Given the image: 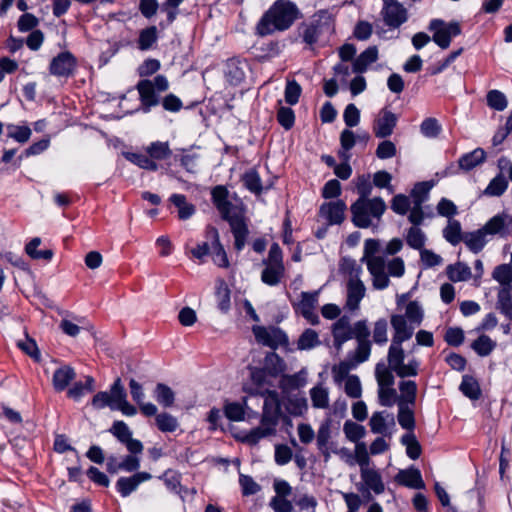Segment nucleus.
<instances>
[{"mask_svg": "<svg viewBox=\"0 0 512 512\" xmlns=\"http://www.w3.org/2000/svg\"><path fill=\"white\" fill-rule=\"evenodd\" d=\"M7 130V136L21 144L26 143L32 134V131L28 126L9 124L7 125Z\"/></svg>", "mask_w": 512, "mask_h": 512, "instance_id": "e2e57ef3", "label": "nucleus"}, {"mask_svg": "<svg viewBox=\"0 0 512 512\" xmlns=\"http://www.w3.org/2000/svg\"><path fill=\"white\" fill-rule=\"evenodd\" d=\"M461 393L470 400H478L482 395L480 384L477 379L471 375H463L459 386Z\"/></svg>", "mask_w": 512, "mask_h": 512, "instance_id": "c756f323", "label": "nucleus"}, {"mask_svg": "<svg viewBox=\"0 0 512 512\" xmlns=\"http://www.w3.org/2000/svg\"><path fill=\"white\" fill-rule=\"evenodd\" d=\"M275 431L274 426L261 424V426L251 429L248 433L235 435V438L242 443L256 445L261 439L274 434Z\"/></svg>", "mask_w": 512, "mask_h": 512, "instance_id": "bb28decb", "label": "nucleus"}, {"mask_svg": "<svg viewBox=\"0 0 512 512\" xmlns=\"http://www.w3.org/2000/svg\"><path fill=\"white\" fill-rule=\"evenodd\" d=\"M242 181L246 189L250 192L259 195L263 191V186L261 182V178L258 172L254 169H250L245 172L242 176Z\"/></svg>", "mask_w": 512, "mask_h": 512, "instance_id": "8fccbe9b", "label": "nucleus"}, {"mask_svg": "<svg viewBox=\"0 0 512 512\" xmlns=\"http://www.w3.org/2000/svg\"><path fill=\"white\" fill-rule=\"evenodd\" d=\"M170 201L178 208V217L181 220H187L195 213L194 205L187 203L183 194H172Z\"/></svg>", "mask_w": 512, "mask_h": 512, "instance_id": "79ce46f5", "label": "nucleus"}, {"mask_svg": "<svg viewBox=\"0 0 512 512\" xmlns=\"http://www.w3.org/2000/svg\"><path fill=\"white\" fill-rule=\"evenodd\" d=\"M361 478L364 483L376 494L384 492V483L381 475L373 469L363 468L361 472Z\"/></svg>", "mask_w": 512, "mask_h": 512, "instance_id": "473e14b6", "label": "nucleus"}, {"mask_svg": "<svg viewBox=\"0 0 512 512\" xmlns=\"http://www.w3.org/2000/svg\"><path fill=\"white\" fill-rule=\"evenodd\" d=\"M441 131V124L433 117L424 119L420 125V132L426 138H437Z\"/></svg>", "mask_w": 512, "mask_h": 512, "instance_id": "bf43d9fd", "label": "nucleus"}, {"mask_svg": "<svg viewBox=\"0 0 512 512\" xmlns=\"http://www.w3.org/2000/svg\"><path fill=\"white\" fill-rule=\"evenodd\" d=\"M76 377V372L73 367L69 365H63L54 371L52 377V385L55 391H64L71 381Z\"/></svg>", "mask_w": 512, "mask_h": 512, "instance_id": "a878e982", "label": "nucleus"}, {"mask_svg": "<svg viewBox=\"0 0 512 512\" xmlns=\"http://www.w3.org/2000/svg\"><path fill=\"white\" fill-rule=\"evenodd\" d=\"M300 35L302 36L303 42L308 45H313L318 41V37L320 35L319 26L311 23V24H301Z\"/></svg>", "mask_w": 512, "mask_h": 512, "instance_id": "774afa93", "label": "nucleus"}, {"mask_svg": "<svg viewBox=\"0 0 512 512\" xmlns=\"http://www.w3.org/2000/svg\"><path fill=\"white\" fill-rule=\"evenodd\" d=\"M155 400L163 407L168 408L174 405L175 393L164 383H157L153 391Z\"/></svg>", "mask_w": 512, "mask_h": 512, "instance_id": "72a5a7b5", "label": "nucleus"}, {"mask_svg": "<svg viewBox=\"0 0 512 512\" xmlns=\"http://www.w3.org/2000/svg\"><path fill=\"white\" fill-rule=\"evenodd\" d=\"M155 421L157 428L161 432H174L178 427V421L176 417L167 412L156 415Z\"/></svg>", "mask_w": 512, "mask_h": 512, "instance_id": "680f3d73", "label": "nucleus"}, {"mask_svg": "<svg viewBox=\"0 0 512 512\" xmlns=\"http://www.w3.org/2000/svg\"><path fill=\"white\" fill-rule=\"evenodd\" d=\"M391 325L394 330L392 341L397 344H402L403 342L409 340L414 333V327L412 326V324L410 326L407 324V320L403 315H392Z\"/></svg>", "mask_w": 512, "mask_h": 512, "instance_id": "6ab92c4d", "label": "nucleus"}, {"mask_svg": "<svg viewBox=\"0 0 512 512\" xmlns=\"http://www.w3.org/2000/svg\"><path fill=\"white\" fill-rule=\"evenodd\" d=\"M109 432L122 444L132 437V431L122 420L114 421L109 429Z\"/></svg>", "mask_w": 512, "mask_h": 512, "instance_id": "69168bd1", "label": "nucleus"}, {"mask_svg": "<svg viewBox=\"0 0 512 512\" xmlns=\"http://www.w3.org/2000/svg\"><path fill=\"white\" fill-rule=\"evenodd\" d=\"M343 432L349 441L355 443H358L366 434L365 427L353 422L352 420H347L344 423Z\"/></svg>", "mask_w": 512, "mask_h": 512, "instance_id": "4d7b16f0", "label": "nucleus"}, {"mask_svg": "<svg viewBox=\"0 0 512 512\" xmlns=\"http://www.w3.org/2000/svg\"><path fill=\"white\" fill-rule=\"evenodd\" d=\"M230 289L227 284L221 280L216 289V297L218 301V308L221 312L226 313L230 309Z\"/></svg>", "mask_w": 512, "mask_h": 512, "instance_id": "0e129e2a", "label": "nucleus"}, {"mask_svg": "<svg viewBox=\"0 0 512 512\" xmlns=\"http://www.w3.org/2000/svg\"><path fill=\"white\" fill-rule=\"evenodd\" d=\"M252 332L259 344L267 346L271 349H276L279 345L288 344L286 333L278 327H264L255 325L252 327Z\"/></svg>", "mask_w": 512, "mask_h": 512, "instance_id": "39448f33", "label": "nucleus"}, {"mask_svg": "<svg viewBox=\"0 0 512 512\" xmlns=\"http://www.w3.org/2000/svg\"><path fill=\"white\" fill-rule=\"evenodd\" d=\"M113 391L117 398L115 410L121 411L126 416L136 415L137 409L127 401V392L122 384L121 378L118 377L114 380Z\"/></svg>", "mask_w": 512, "mask_h": 512, "instance_id": "5701e85b", "label": "nucleus"}, {"mask_svg": "<svg viewBox=\"0 0 512 512\" xmlns=\"http://www.w3.org/2000/svg\"><path fill=\"white\" fill-rule=\"evenodd\" d=\"M318 294V291L302 292L301 300L293 304L295 313L303 316L312 325L319 323V316L315 312Z\"/></svg>", "mask_w": 512, "mask_h": 512, "instance_id": "0eeeda50", "label": "nucleus"}, {"mask_svg": "<svg viewBox=\"0 0 512 512\" xmlns=\"http://www.w3.org/2000/svg\"><path fill=\"white\" fill-rule=\"evenodd\" d=\"M382 15L385 24L391 28H398L407 21V10L397 1H385Z\"/></svg>", "mask_w": 512, "mask_h": 512, "instance_id": "f8f14e48", "label": "nucleus"}, {"mask_svg": "<svg viewBox=\"0 0 512 512\" xmlns=\"http://www.w3.org/2000/svg\"><path fill=\"white\" fill-rule=\"evenodd\" d=\"M252 395H254V393H252ZM255 395L264 398L261 424L276 427L279 419H281L284 430L288 432V415L284 414L281 410V401L278 392L269 389L261 391L256 390Z\"/></svg>", "mask_w": 512, "mask_h": 512, "instance_id": "7ed1b4c3", "label": "nucleus"}, {"mask_svg": "<svg viewBox=\"0 0 512 512\" xmlns=\"http://www.w3.org/2000/svg\"><path fill=\"white\" fill-rule=\"evenodd\" d=\"M496 346L497 343L486 334L480 335L471 344V348L480 357H486L490 355Z\"/></svg>", "mask_w": 512, "mask_h": 512, "instance_id": "4c0bfd02", "label": "nucleus"}, {"mask_svg": "<svg viewBox=\"0 0 512 512\" xmlns=\"http://www.w3.org/2000/svg\"><path fill=\"white\" fill-rule=\"evenodd\" d=\"M312 406L317 409H325L329 406L328 389L321 384L316 385L310 390Z\"/></svg>", "mask_w": 512, "mask_h": 512, "instance_id": "49530a36", "label": "nucleus"}, {"mask_svg": "<svg viewBox=\"0 0 512 512\" xmlns=\"http://www.w3.org/2000/svg\"><path fill=\"white\" fill-rule=\"evenodd\" d=\"M77 67V59L70 51L60 52L49 64V72L57 77L68 78Z\"/></svg>", "mask_w": 512, "mask_h": 512, "instance_id": "423d86ee", "label": "nucleus"}, {"mask_svg": "<svg viewBox=\"0 0 512 512\" xmlns=\"http://www.w3.org/2000/svg\"><path fill=\"white\" fill-rule=\"evenodd\" d=\"M507 188L508 180L502 173H499L491 179L483 194L490 197H499L504 194Z\"/></svg>", "mask_w": 512, "mask_h": 512, "instance_id": "58836bf2", "label": "nucleus"}, {"mask_svg": "<svg viewBox=\"0 0 512 512\" xmlns=\"http://www.w3.org/2000/svg\"><path fill=\"white\" fill-rule=\"evenodd\" d=\"M331 425L332 420L330 418L325 419L320 424L316 435L317 448L323 455L325 462L330 459L331 453L338 452L336 443L331 441Z\"/></svg>", "mask_w": 512, "mask_h": 512, "instance_id": "6e6552de", "label": "nucleus"}, {"mask_svg": "<svg viewBox=\"0 0 512 512\" xmlns=\"http://www.w3.org/2000/svg\"><path fill=\"white\" fill-rule=\"evenodd\" d=\"M390 367L380 362L375 367V377L379 387H392L394 385V376Z\"/></svg>", "mask_w": 512, "mask_h": 512, "instance_id": "864d4df0", "label": "nucleus"}, {"mask_svg": "<svg viewBox=\"0 0 512 512\" xmlns=\"http://www.w3.org/2000/svg\"><path fill=\"white\" fill-rule=\"evenodd\" d=\"M397 420L399 425L408 431L413 433L415 429V417L413 410L403 401L398 402V415Z\"/></svg>", "mask_w": 512, "mask_h": 512, "instance_id": "7c9ffc66", "label": "nucleus"}, {"mask_svg": "<svg viewBox=\"0 0 512 512\" xmlns=\"http://www.w3.org/2000/svg\"><path fill=\"white\" fill-rule=\"evenodd\" d=\"M218 211L222 219L229 223L231 230L248 226L245 219V211L242 207L229 202L228 206H224Z\"/></svg>", "mask_w": 512, "mask_h": 512, "instance_id": "a211bd4d", "label": "nucleus"}, {"mask_svg": "<svg viewBox=\"0 0 512 512\" xmlns=\"http://www.w3.org/2000/svg\"><path fill=\"white\" fill-rule=\"evenodd\" d=\"M365 295V286L359 278L351 277L347 282L346 306L350 310L358 309Z\"/></svg>", "mask_w": 512, "mask_h": 512, "instance_id": "aec40b11", "label": "nucleus"}, {"mask_svg": "<svg viewBox=\"0 0 512 512\" xmlns=\"http://www.w3.org/2000/svg\"><path fill=\"white\" fill-rule=\"evenodd\" d=\"M285 363L275 352H270L264 359V367L269 373V376H277L284 370Z\"/></svg>", "mask_w": 512, "mask_h": 512, "instance_id": "6e6d98bb", "label": "nucleus"}, {"mask_svg": "<svg viewBox=\"0 0 512 512\" xmlns=\"http://www.w3.org/2000/svg\"><path fill=\"white\" fill-rule=\"evenodd\" d=\"M492 277L501 284L500 289L508 288L512 292V267L508 264H501L494 268Z\"/></svg>", "mask_w": 512, "mask_h": 512, "instance_id": "37998d69", "label": "nucleus"}, {"mask_svg": "<svg viewBox=\"0 0 512 512\" xmlns=\"http://www.w3.org/2000/svg\"><path fill=\"white\" fill-rule=\"evenodd\" d=\"M276 495L270 501V507L275 512H288V482L285 480H274Z\"/></svg>", "mask_w": 512, "mask_h": 512, "instance_id": "412c9836", "label": "nucleus"}, {"mask_svg": "<svg viewBox=\"0 0 512 512\" xmlns=\"http://www.w3.org/2000/svg\"><path fill=\"white\" fill-rule=\"evenodd\" d=\"M405 319L410 324L420 325L423 320V310L417 301H410L405 310Z\"/></svg>", "mask_w": 512, "mask_h": 512, "instance_id": "338daca9", "label": "nucleus"}, {"mask_svg": "<svg viewBox=\"0 0 512 512\" xmlns=\"http://www.w3.org/2000/svg\"><path fill=\"white\" fill-rule=\"evenodd\" d=\"M207 238L211 240L214 263L219 267L227 268L229 266V261L227 253L220 242L218 230L215 227H208Z\"/></svg>", "mask_w": 512, "mask_h": 512, "instance_id": "f3484780", "label": "nucleus"}, {"mask_svg": "<svg viewBox=\"0 0 512 512\" xmlns=\"http://www.w3.org/2000/svg\"><path fill=\"white\" fill-rule=\"evenodd\" d=\"M447 276L452 282L466 281L471 277L470 267L462 262L451 264L446 269Z\"/></svg>", "mask_w": 512, "mask_h": 512, "instance_id": "ea45409f", "label": "nucleus"}, {"mask_svg": "<svg viewBox=\"0 0 512 512\" xmlns=\"http://www.w3.org/2000/svg\"><path fill=\"white\" fill-rule=\"evenodd\" d=\"M399 390L402 396L399 401H403L407 405H415L417 395V384L412 380L401 381Z\"/></svg>", "mask_w": 512, "mask_h": 512, "instance_id": "5fc2aeb1", "label": "nucleus"}, {"mask_svg": "<svg viewBox=\"0 0 512 512\" xmlns=\"http://www.w3.org/2000/svg\"><path fill=\"white\" fill-rule=\"evenodd\" d=\"M428 30L433 32L432 40L441 49L449 48L452 38L462 33L461 25L458 21L445 22L442 19H432Z\"/></svg>", "mask_w": 512, "mask_h": 512, "instance_id": "20e7f679", "label": "nucleus"}, {"mask_svg": "<svg viewBox=\"0 0 512 512\" xmlns=\"http://www.w3.org/2000/svg\"><path fill=\"white\" fill-rule=\"evenodd\" d=\"M346 208L343 200L324 202L319 208V215L329 225H340L345 219Z\"/></svg>", "mask_w": 512, "mask_h": 512, "instance_id": "ddd939ff", "label": "nucleus"}, {"mask_svg": "<svg viewBox=\"0 0 512 512\" xmlns=\"http://www.w3.org/2000/svg\"><path fill=\"white\" fill-rule=\"evenodd\" d=\"M443 237L453 246L463 241L460 222L458 220H449L448 225L443 229Z\"/></svg>", "mask_w": 512, "mask_h": 512, "instance_id": "c03bdc74", "label": "nucleus"}, {"mask_svg": "<svg viewBox=\"0 0 512 512\" xmlns=\"http://www.w3.org/2000/svg\"><path fill=\"white\" fill-rule=\"evenodd\" d=\"M113 388L114 383L111 385L109 392L100 391L93 396L91 405L94 409L101 410L105 407H109L111 410H115L117 398L115 397Z\"/></svg>", "mask_w": 512, "mask_h": 512, "instance_id": "2f4dec72", "label": "nucleus"}, {"mask_svg": "<svg viewBox=\"0 0 512 512\" xmlns=\"http://www.w3.org/2000/svg\"><path fill=\"white\" fill-rule=\"evenodd\" d=\"M404 359L405 352L402 348V344H397L392 341L387 355L388 364L391 370L396 373L399 370V367L404 363Z\"/></svg>", "mask_w": 512, "mask_h": 512, "instance_id": "a19ab883", "label": "nucleus"}, {"mask_svg": "<svg viewBox=\"0 0 512 512\" xmlns=\"http://www.w3.org/2000/svg\"><path fill=\"white\" fill-rule=\"evenodd\" d=\"M401 443L406 447V454L410 459L416 460L420 457L422 448L414 433L404 434Z\"/></svg>", "mask_w": 512, "mask_h": 512, "instance_id": "de8ad7c7", "label": "nucleus"}, {"mask_svg": "<svg viewBox=\"0 0 512 512\" xmlns=\"http://www.w3.org/2000/svg\"><path fill=\"white\" fill-rule=\"evenodd\" d=\"M288 29V0H276L256 25V34L264 37Z\"/></svg>", "mask_w": 512, "mask_h": 512, "instance_id": "f257e3e1", "label": "nucleus"}, {"mask_svg": "<svg viewBox=\"0 0 512 512\" xmlns=\"http://www.w3.org/2000/svg\"><path fill=\"white\" fill-rule=\"evenodd\" d=\"M486 237V233L480 228L472 232L463 233V242L471 252L477 254L481 252L487 244L488 240Z\"/></svg>", "mask_w": 512, "mask_h": 512, "instance_id": "cd10ccee", "label": "nucleus"}, {"mask_svg": "<svg viewBox=\"0 0 512 512\" xmlns=\"http://www.w3.org/2000/svg\"><path fill=\"white\" fill-rule=\"evenodd\" d=\"M396 481L399 484L412 489H423L425 487V483L422 479L421 472L419 469L415 467H410L406 470H401L396 475Z\"/></svg>", "mask_w": 512, "mask_h": 512, "instance_id": "393cba45", "label": "nucleus"}, {"mask_svg": "<svg viewBox=\"0 0 512 512\" xmlns=\"http://www.w3.org/2000/svg\"><path fill=\"white\" fill-rule=\"evenodd\" d=\"M123 156L129 162L137 165L138 167L148 170V171H157L158 164L153 161L149 155H145L142 153H134V152H123Z\"/></svg>", "mask_w": 512, "mask_h": 512, "instance_id": "e433bc0d", "label": "nucleus"}, {"mask_svg": "<svg viewBox=\"0 0 512 512\" xmlns=\"http://www.w3.org/2000/svg\"><path fill=\"white\" fill-rule=\"evenodd\" d=\"M184 0H165L161 6L160 9L162 12H165L167 15V21L166 24L163 22L159 23V26L162 28H165L168 25H171L177 18V15L179 14V5Z\"/></svg>", "mask_w": 512, "mask_h": 512, "instance_id": "3c124183", "label": "nucleus"}, {"mask_svg": "<svg viewBox=\"0 0 512 512\" xmlns=\"http://www.w3.org/2000/svg\"><path fill=\"white\" fill-rule=\"evenodd\" d=\"M332 335L337 350H340L345 342L353 338L352 326L348 316L340 317L332 325Z\"/></svg>", "mask_w": 512, "mask_h": 512, "instance_id": "2eb2a0df", "label": "nucleus"}, {"mask_svg": "<svg viewBox=\"0 0 512 512\" xmlns=\"http://www.w3.org/2000/svg\"><path fill=\"white\" fill-rule=\"evenodd\" d=\"M248 64L237 58H231L225 65L226 80L234 86L239 85L245 79V70Z\"/></svg>", "mask_w": 512, "mask_h": 512, "instance_id": "4be33fe9", "label": "nucleus"}, {"mask_svg": "<svg viewBox=\"0 0 512 512\" xmlns=\"http://www.w3.org/2000/svg\"><path fill=\"white\" fill-rule=\"evenodd\" d=\"M158 39L157 27L149 26L139 33L138 48L142 51L149 50Z\"/></svg>", "mask_w": 512, "mask_h": 512, "instance_id": "09e8293b", "label": "nucleus"}, {"mask_svg": "<svg viewBox=\"0 0 512 512\" xmlns=\"http://www.w3.org/2000/svg\"><path fill=\"white\" fill-rule=\"evenodd\" d=\"M397 116L387 108H383L378 118L375 119L373 125V132L377 138L385 139L392 135L394 128L397 125Z\"/></svg>", "mask_w": 512, "mask_h": 512, "instance_id": "9b49d317", "label": "nucleus"}, {"mask_svg": "<svg viewBox=\"0 0 512 512\" xmlns=\"http://www.w3.org/2000/svg\"><path fill=\"white\" fill-rule=\"evenodd\" d=\"M426 242V235L419 227H410L406 234V243L415 250H422Z\"/></svg>", "mask_w": 512, "mask_h": 512, "instance_id": "603ef678", "label": "nucleus"}, {"mask_svg": "<svg viewBox=\"0 0 512 512\" xmlns=\"http://www.w3.org/2000/svg\"><path fill=\"white\" fill-rule=\"evenodd\" d=\"M385 268L384 257H375L367 261V269L372 276L373 287L377 290H383L389 286V275L385 272Z\"/></svg>", "mask_w": 512, "mask_h": 512, "instance_id": "9d476101", "label": "nucleus"}, {"mask_svg": "<svg viewBox=\"0 0 512 512\" xmlns=\"http://www.w3.org/2000/svg\"><path fill=\"white\" fill-rule=\"evenodd\" d=\"M495 307L501 314L512 321V292L508 288L499 289Z\"/></svg>", "mask_w": 512, "mask_h": 512, "instance_id": "c9c22d12", "label": "nucleus"}, {"mask_svg": "<svg viewBox=\"0 0 512 512\" xmlns=\"http://www.w3.org/2000/svg\"><path fill=\"white\" fill-rule=\"evenodd\" d=\"M266 267L261 273V280L269 286L277 285L284 274V265L264 264Z\"/></svg>", "mask_w": 512, "mask_h": 512, "instance_id": "f704fd0d", "label": "nucleus"}, {"mask_svg": "<svg viewBox=\"0 0 512 512\" xmlns=\"http://www.w3.org/2000/svg\"><path fill=\"white\" fill-rule=\"evenodd\" d=\"M152 478L148 472H136L130 477H120L116 482V489L122 497H128L138 486Z\"/></svg>", "mask_w": 512, "mask_h": 512, "instance_id": "4468645a", "label": "nucleus"}, {"mask_svg": "<svg viewBox=\"0 0 512 512\" xmlns=\"http://www.w3.org/2000/svg\"><path fill=\"white\" fill-rule=\"evenodd\" d=\"M146 152L149 157L154 160H165L169 158L172 151L168 142L155 141L152 142L147 148Z\"/></svg>", "mask_w": 512, "mask_h": 512, "instance_id": "a18cd8bd", "label": "nucleus"}, {"mask_svg": "<svg viewBox=\"0 0 512 512\" xmlns=\"http://www.w3.org/2000/svg\"><path fill=\"white\" fill-rule=\"evenodd\" d=\"M378 60L377 46H369L361 52L352 62V72L356 74L365 73L368 67Z\"/></svg>", "mask_w": 512, "mask_h": 512, "instance_id": "b1692460", "label": "nucleus"}, {"mask_svg": "<svg viewBox=\"0 0 512 512\" xmlns=\"http://www.w3.org/2000/svg\"><path fill=\"white\" fill-rule=\"evenodd\" d=\"M487 105L496 110L503 111L508 106V101L505 94L499 90H490L486 96Z\"/></svg>", "mask_w": 512, "mask_h": 512, "instance_id": "052dcab7", "label": "nucleus"}, {"mask_svg": "<svg viewBox=\"0 0 512 512\" xmlns=\"http://www.w3.org/2000/svg\"><path fill=\"white\" fill-rule=\"evenodd\" d=\"M136 89L139 93V100L141 104L139 110L142 112L148 113L153 107H156L160 104V94H158L152 87L151 80H140L136 85Z\"/></svg>", "mask_w": 512, "mask_h": 512, "instance_id": "1a4fd4ad", "label": "nucleus"}, {"mask_svg": "<svg viewBox=\"0 0 512 512\" xmlns=\"http://www.w3.org/2000/svg\"><path fill=\"white\" fill-rule=\"evenodd\" d=\"M387 209L385 201L381 197H374L371 200L357 199L351 206L352 223L358 228H369L372 219L380 220Z\"/></svg>", "mask_w": 512, "mask_h": 512, "instance_id": "f03ea898", "label": "nucleus"}, {"mask_svg": "<svg viewBox=\"0 0 512 512\" xmlns=\"http://www.w3.org/2000/svg\"><path fill=\"white\" fill-rule=\"evenodd\" d=\"M320 344L318 333L313 329H306L297 341L299 350H309Z\"/></svg>", "mask_w": 512, "mask_h": 512, "instance_id": "13d9d810", "label": "nucleus"}, {"mask_svg": "<svg viewBox=\"0 0 512 512\" xmlns=\"http://www.w3.org/2000/svg\"><path fill=\"white\" fill-rule=\"evenodd\" d=\"M509 215L506 213H499L489 219L482 227L486 235H499L500 237H507L510 235V228L508 223Z\"/></svg>", "mask_w": 512, "mask_h": 512, "instance_id": "dca6fc26", "label": "nucleus"}, {"mask_svg": "<svg viewBox=\"0 0 512 512\" xmlns=\"http://www.w3.org/2000/svg\"><path fill=\"white\" fill-rule=\"evenodd\" d=\"M486 160V152L482 148H476L473 151L462 155L458 164L464 171H470L482 164Z\"/></svg>", "mask_w": 512, "mask_h": 512, "instance_id": "c85d7f7f", "label": "nucleus"}]
</instances>
